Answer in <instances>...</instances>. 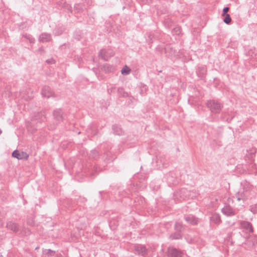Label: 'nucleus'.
<instances>
[{
	"label": "nucleus",
	"instance_id": "nucleus-1",
	"mask_svg": "<svg viewBox=\"0 0 257 257\" xmlns=\"http://www.w3.org/2000/svg\"><path fill=\"white\" fill-rule=\"evenodd\" d=\"M206 106L211 112L215 113H218L220 112L223 105L220 102L216 100H210L207 101Z\"/></svg>",
	"mask_w": 257,
	"mask_h": 257
},
{
	"label": "nucleus",
	"instance_id": "nucleus-2",
	"mask_svg": "<svg viewBox=\"0 0 257 257\" xmlns=\"http://www.w3.org/2000/svg\"><path fill=\"white\" fill-rule=\"evenodd\" d=\"M135 250L137 253L144 257L148 256V249H147L145 245L137 244L134 246Z\"/></svg>",
	"mask_w": 257,
	"mask_h": 257
},
{
	"label": "nucleus",
	"instance_id": "nucleus-3",
	"mask_svg": "<svg viewBox=\"0 0 257 257\" xmlns=\"http://www.w3.org/2000/svg\"><path fill=\"white\" fill-rule=\"evenodd\" d=\"M114 55L113 51L109 49H101L99 53L98 56L102 59L107 61L109 58Z\"/></svg>",
	"mask_w": 257,
	"mask_h": 257
},
{
	"label": "nucleus",
	"instance_id": "nucleus-4",
	"mask_svg": "<svg viewBox=\"0 0 257 257\" xmlns=\"http://www.w3.org/2000/svg\"><path fill=\"white\" fill-rule=\"evenodd\" d=\"M222 213L227 216L231 217L236 214V210L228 204H226L221 209Z\"/></svg>",
	"mask_w": 257,
	"mask_h": 257
},
{
	"label": "nucleus",
	"instance_id": "nucleus-5",
	"mask_svg": "<svg viewBox=\"0 0 257 257\" xmlns=\"http://www.w3.org/2000/svg\"><path fill=\"white\" fill-rule=\"evenodd\" d=\"M168 257H182V252L181 250L172 247L168 249Z\"/></svg>",
	"mask_w": 257,
	"mask_h": 257
},
{
	"label": "nucleus",
	"instance_id": "nucleus-6",
	"mask_svg": "<svg viewBox=\"0 0 257 257\" xmlns=\"http://www.w3.org/2000/svg\"><path fill=\"white\" fill-rule=\"evenodd\" d=\"M12 156L14 158H16L19 160H27L29 158V155L25 152H20L18 150H15L12 153Z\"/></svg>",
	"mask_w": 257,
	"mask_h": 257
},
{
	"label": "nucleus",
	"instance_id": "nucleus-7",
	"mask_svg": "<svg viewBox=\"0 0 257 257\" xmlns=\"http://www.w3.org/2000/svg\"><path fill=\"white\" fill-rule=\"evenodd\" d=\"M235 197L238 201L242 200L244 201L247 199L248 193L247 191H244V189L241 190L235 194Z\"/></svg>",
	"mask_w": 257,
	"mask_h": 257
},
{
	"label": "nucleus",
	"instance_id": "nucleus-8",
	"mask_svg": "<svg viewBox=\"0 0 257 257\" xmlns=\"http://www.w3.org/2000/svg\"><path fill=\"white\" fill-rule=\"evenodd\" d=\"M240 226L244 229L246 231L249 233L253 232V228L251 223L246 221H241L240 222Z\"/></svg>",
	"mask_w": 257,
	"mask_h": 257
},
{
	"label": "nucleus",
	"instance_id": "nucleus-9",
	"mask_svg": "<svg viewBox=\"0 0 257 257\" xmlns=\"http://www.w3.org/2000/svg\"><path fill=\"white\" fill-rule=\"evenodd\" d=\"M41 94L43 97H45L47 98H49L54 95V92L51 90V88L48 86H45L43 87Z\"/></svg>",
	"mask_w": 257,
	"mask_h": 257
},
{
	"label": "nucleus",
	"instance_id": "nucleus-10",
	"mask_svg": "<svg viewBox=\"0 0 257 257\" xmlns=\"http://www.w3.org/2000/svg\"><path fill=\"white\" fill-rule=\"evenodd\" d=\"M156 163L157 164V166L159 169L162 168H166L168 165L167 160L162 156H160L157 158Z\"/></svg>",
	"mask_w": 257,
	"mask_h": 257
},
{
	"label": "nucleus",
	"instance_id": "nucleus-11",
	"mask_svg": "<svg viewBox=\"0 0 257 257\" xmlns=\"http://www.w3.org/2000/svg\"><path fill=\"white\" fill-rule=\"evenodd\" d=\"M184 219L188 223L192 225H197L199 222L198 218L192 215L185 216Z\"/></svg>",
	"mask_w": 257,
	"mask_h": 257
},
{
	"label": "nucleus",
	"instance_id": "nucleus-12",
	"mask_svg": "<svg viewBox=\"0 0 257 257\" xmlns=\"http://www.w3.org/2000/svg\"><path fill=\"white\" fill-rule=\"evenodd\" d=\"M51 40V35L47 33H42L39 37V41L42 43L50 42Z\"/></svg>",
	"mask_w": 257,
	"mask_h": 257
},
{
	"label": "nucleus",
	"instance_id": "nucleus-13",
	"mask_svg": "<svg viewBox=\"0 0 257 257\" xmlns=\"http://www.w3.org/2000/svg\"><path fill=\"white\" fill-rule=\"evenodd\" d=\"M165 53L168 57H172L175 56L177 52L171 45H167L165 48Z\"/></svg>",
	"mask_w": 257,
	"mask_h": 257
},
{
	"label": "nucleus",
	"instance_id": "nucleus-14",
	"mask_svg": "<svg viewBox=\"0 0 257 257\" xmlns=\"http://www.w3.org/2000/svg\"><path fill=\"white\" fill-rule=\"evenodd\" d=\"M6 227L12 231L17 232L19 230V225L18 224L13 222L12 221H9L7 223Z\"/></svg>",
	"mask_w": 257,
	"mask_h": 257
},
{
	"label": "nucleus",
	"instance_id": "nucleus-15",
	"mask_svg": "<svg viewBox=\"0 0 257 257\" xmlns=\"http://www.w3.org/2000/svg\"><path fill=\"white\" fill-rule=\"evenodd\" d=\"M206 68L205 66H200L196 70V74L200 78H203L206 74Z\"/></svg>",
	"mask_w": 257,
	"mask_h": 257
},
{
	"label": "nucleus",
	"instance_id": "nucleus-16",
	"mask_svg": "<svg viewBox=\"0 0 257 257\" xmlns=\"http://www.w3.org/2000/svg\"><path fill=\"white\" fill-rule=\"evenodd\" d=\"M210 219L211 222L216 224H220L222 221L220 215L218 213L213 214L212 216L210 217Z\"/></svg>",
	"mask_w": 257,
	"mask_h": 257
},
{
	"label": "nucleus",
	"instance_id": "nucleus-17",
	"mask_svg": "<svg viewBox=\"0 0 257 257\" xmlns=\"http://www.w3.org/2000/svg\"><path fill=\"white\" fill-rule=\"evenodd\" d=\"M53 115L57 121H61L63 119V112L61 109H56L53 112Z\"/></svg>",
	"mask_w": 257,
	"mask_h": 257
},
{
	"label": "nucleus",
	"instance_id": "nucleus-18",
	"mask_svg": "<svg viewBox=\"0 0 257 257\" xmlns=\"http://www.w3.org/2000/svg\"><path fill=\"white\" fill-rule=\"evenodd\" d=\"M65 30V27L63 25H58L54 30L53 33L55 36L61 35Z\"/></svg>",
	"mask_w": 257,
	"mask_h": 257
},
{
	"label": "nucleus",
	"instance_id": "nucleus-19",
	"mask_svg": "<svg viewBox=\"0 0 257 257\" xmlns=\"http://www.w3.org/2000/svg\"><path fill=\"white\" fill-rule=\"evenodd\" d=\"M113 133L114 135L121 136L123 135V131L122 129L117 124H114L112 126Z\"/></svg>",
	"mask_w": 257,
	"mask_h": 257
},
{
	"label": "nucleus",
	"instance_id": "nucleus-20",
	"mask_svg": "<svg viewBox=\"0 0 257 257\" xmlns=\"http://www.w3.org/2000/svg\"><path fill=\"white\" fill-rule=\"evenodd\" d=\"M246 244H248L250 247H251L257 244V236H253L250 237L247 241Z\"/></svg>",
	"mask_w": 257,
	"mask_h": 257
},
{
	"label": "nucleus",
	"instance_id": "nucleus-21",
	"mask_svg": "<svg viewBox=\"0 0 257 257\" xmlns=\"http://www.w3.org/2000/svg\"><path fill=\"white\" fill-rule=\"evenodd\" d=\"M45 120V117L44 116L43 113L39 112L37 115L35 116L33 118V120H37L38 122H41L44 121Z\"/></svg>",
	"mask_w": 257,
	"mask_h": 257
},
{
	"label": "nucleus",
	"instance_id": "nucleus-22",
	"mask_svg": "<svg viewBox=\"0 0 257 257\" xmlns=\"http://www.w3.org/2000/svg\"><path fill=\"white\" fill-rule=\"evenodd\" d=\"M174 228L176 231L180 232H182L184 229L183 224L181 222H178L175 223Z\"/></svg>",
	"mask_w": 257,
	"mask_h": 257
},
{
	"label": "nucleus",
	"instance_id": "nucleus-23",
	"mask_svg": "<svg viewBox=\"0 0 257 257\" xmlns=\"http://www.w3.org/2000/svg\"><path fill=\"white\" fill-rule=\"evenodd\" d=\"M182 237V234L180 232H176L171 234L169 238L171 239H179Z\"/></svg>",
	"mask_w": 257,
	"mask_h": 257
},
{
	"label": "nucleus",
	"instance_id": "nucleus-24",
	"mask_svg": "<svg viewBox=\"0 0 257 257\" xmlns=\"http://www.w3.org/2000/svg\"><path fill=\"white\" fill-rule=\"evenodd\" d=\"M99 153L96 150L91 151L89 154V157L94 160L97 159L99 158Z\"/></svg>",
	"mask_w": 257,
	"mask_h": 257
},
{
	"label": "nucleus",
	"instance_id": "nucleus-25",
	"mask_svg": "<svg viewBox=\"0 0 257 257\" xmlns=\"http://www.w3.org/2000/svg\"><path fill=\"white\" fill-rule=\"evenodd\" d=\"M117 93L119 96H121L123 97H126L128 96V94L126 92L124 89L122 87H119L117 89Z\"/></svg>",
	"mask_w": 257,
	"mask_h": 257
},
{
	"label": "nucleus",
	"instance_id": "nucleus-26",
	"mask_svg": "<svg viewBox=\"0 0 257 257\" xmlns=\"http://www.w3.org/2000/svg\"><path fill=\"white\" fill-rule=\"evenodd\" d=\"M131 69L127 66L125 65L121 69V73L123 75H128L130 73Z\"/></svg>",
	"mask_w": 257,
	"mask_h": 257
},
{
	"label": "nucleus",
	"instance_id": "nucleus-27",
	"mask_svg": "<svg viewBox=\"0 0 257 257\" xmlns=\"http://www.w3.org/2000/svg\"><path fill=\"white\" fill-rule=\"evenodd\" d=\"M224 17L223 22L226 24H229L231 21V18L229 14H225L222 15Z\"/></svg>",
	"mask_w": 257,
	"mask_h": 257
},
{
	"label": "nucleus",
	"instance_id": "nucleus-28",
	"mask_svg": "<svg viewBox=\"0 0 257 257\" xmlns=\"http://www.w3.org/2000/svg\"><path fill=\"white\" fill-rule=\"evenodd\" d=\"M181 33V28L180 27L176 26L172 30L173 35H179Z\"/></svg>",
	"mask_w": 257,
	"mask_h": 257
},
{
	"label": "nucleus",
	"instance_id": "nucleus-29",
	"mask_svg": "<svg viewBox=\"0 0 257 257\" xmlns=\"http://www.w3.org/2000/svg\"><path fill=\"white\" fill-rule=\"evenodd\" d=\"M23 36L26 39H27L28 40H29L30 43H35V39L31 35L26 34L24 35Z\"/></svg>",
	"mask_w": 257,
	"mask_h": 257
},
{
	"label": "nucleus",
	"instance_id": "nucleus-30",
	"mask_svg": "<svg viewBox=\"0 0 257 257\" xmlns=\"http://www.w3.org/2000/svg\"><path fill=\"white\" fill-rule=\"evenodd\" d=\"M103 68L104 70L106 72H110L113 69V67L112 66L108 65L107 64L104 65Z\"/></svg>",
	"mask_w": 257,
	"mask_h": 257
},
{
	"label": "nucleus",
	"instance_id": "nucleus-31",
	"mask_svg": "<svg viewBox=\"0 0 257 257\" xmlns=\"http://www.w3.org/2000/svg\"><path fill=\"white\" fill-rule=\"evenodd\" d=\"M249 210L254 214L257 213V204L251 205Z\"/></svg>",
	"mask_w": 257,
	"mask_h": 257
},
{
	"label": "nucleus",
	"instance_id": "nucleus-32",
	"mask_svg": "<svg viewBox=\"0 0 257 257\" xmlns=\"http://www.w3.org/2000/svg\"><path fill=\"white\" fill-rule=\"evenodd\" d=\"M74 8L76 10H77L78 13L80 12L83 9L82 6L80 4H75L74 6Z\"/></svg>",
	"mask_w": 257,
	"mask_h": 257
},
{
	"label": "nucleus",
	"instance_id": "nucleus-33",
	"mask_svg": "<svg viewBox=\"0 0 257 257\" xmlns=\"http://www.w3.org/2000/svg\"><path fill=\"white\" fill-rule=\"evenodd\" d=\"M55 252V251L52 250L51 249H45V250L43 251V253L44 254H46V255H52L53 254H54Z\"/></svg>",
	"mask_w": 257,
	"mask_h": 257
},
{
	"label": "nucleus",
	"instance_id": "nucleus-34",
	"mask_svg": "<svg viewBox=\"0 0 257 257\" xmlns=\"http://www.w3.org/2000/svg\"><path fill=\"white\" fill-rule=\"evenodd\" d=\"M115 89V87L113 86H111L110 88H108V92L110 94L113 92H114Z\"/></svg>",
	"mask_w": 257,
	"mask_h": 257
},
{
	"label": "nucleus",
	"instance_id": "nucleus-35",
	"mask_svg": "<svg viewBox=\"0 0 257 257\" xmlns=\"http://www.w3.org/2000/svg\"><path fill=\"white\" fill-rule=\"evenodd\" d=\"M229 7H224L223 9V13L222 14V15L227 14V13L229 11Z\"/></svg>",
	"mask_w": 257,
	"mask_h": 257
},
{
	"label": "nucleus",
	"instance_id": "nucleus-36",
	"mask_svg": "<svg viewBox=\"0 0 257 257\" xmlns=\"http://www.w3.org/2000/svg\"><path fill=\"white\" fill-rule=\"evenodd\" d=\"M148 38H149V42L152 43V38H153L152 35L151 34H149L148 35Z\"/></svg>",
	"mask_w": 257,
	"mask_h": 257
},
{
	"label": "nucleus",
	"instance_id": "nucleus-37",
	"mask_svg": "<svg viewBox=\"0 0 257 257\" xmlns=\"http://www.w3.org/2000/svg\"><path fill=\"white\" fill-rule=\"evenodd\" d=\"M54 60L53 59H48L46 60V62L48 64H52L54 63Z\"/></svg>",
	"mask_w": 257,
	"mask_h": 257
},
{
	"label": "nucleus",
	"instance_id": "nucleus-38",
	"mask_svg": "<svg viewBox=\"0 0 257 257\" xmlns=\"http://www.w3.org/2000/svg\"><path fill=\"white\" fill-rule=\"evenodd\" d=\"M28 223L31 225H33V222H30L29 221H28Z\"/></svg>",
	"mask_w": 257,
	"mask_h": 257
},
{
	"label": "nucleus",
	"instance_id": "nucleus-39",
	"mask_svg": "<svg viewBox=\"0 0 257 257\" xmlns=\"http://www.w3.org/2000/svg\"><path fill=\"white\" fill-rule=\"evenodd\" d=\"M2 133V131H1V130L0 129V134Z\"/></svg>",
	"mask_w": 257,
	"mask_h": 257
}]
</instances>
